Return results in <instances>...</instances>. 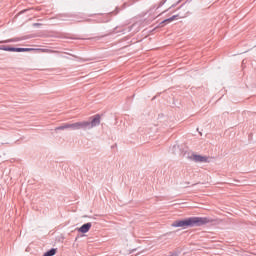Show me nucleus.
<instances>
[{
    "label": "nucleus",
    "instance_id": "f257e3e1",
    "mask_svg": "<svg viewBox=\"0 0 256 256\" xmlns=\"http://www.w3.org/2000/svg\"><path fill=\"white\" fill-rule=\"evenodd\" d=\"M213 223V220L207 217H190V227H200V225H207Z\"/></svg>",
    "mask_w": 256,
    "mask_h": 256
},
{
    "label": "nucleus",
    "instance_id": "f03ea898",
    "mask_svg": "<svg viewBox=\"0 0 256 256\" xmlns=\"http://www.w3.org/2000/svg\"><path fill=\"white\" fill-rule=\"evenodd\" d=\"M90 123L89 122H76L73 124L68 123L69 129H73V131H77L79 129H84V127H89Z\"/></svg>",
    "mask_w": 256,
    "mask_h": 256
},
{
    "label": "nucleus",
    "instance_id": "7ed1b4c3",
    "mask_svg": "<svg viewBox=\"0 0 256 256\" xmlns=\"http://www.w3.org/2000/svg\"><path fill=\"white\" fill-rule=\"evenodd\" d=\"M172 227H191V220L187 218L185 220H178L172 224Z\"/></svg>",
    "mask_w": 256,
    "mask_h": 256
},
{
    "label": "nucleus",
    "instance_id": "20e7f679",
    "mask_svg": "<svg viewBox=\"0 0 256 256\" xmlns=\"http://www.w3.org/2000/svg\"><path fill=\"white\" fill-rule=\"evenodd\" d=\"M192 161H195L196 163H207L209 161V158L207 156H201L197 154H193L191 156Z\"/></svg>",
    "mask_w": 256,
    "mask_h": 256
},
{
    "label": "nucleus",
    "instance_id": "39448f33",
    "mask_svg": "<svg viewBox=\"0 0 256 256\" xmlns=\"http://www.w3.org/2000/svg\"><path fill=\"white\" fill-rule=\"evenodd\" d=\"M3 51H16L17 53L25 52V51H35L33 48H1Z\"/></svg>",
    "mask_w": 256,
    "mask_h": 256
},
{
    "label": "nucleus",
    "instance_id": "423d86ee",
    "mask_svg": "<svg viewBox=\"0 0 256 256\" xmlns=\"http://www.w3.org/2000/svg\"><path fill=\"white\" fill-rule=\"evenodd\" d=\"M91 229V223H86V224H83L79 229L78 231L80 233H89V230Z\"/></svg>",
    "mask_w": 256,
    "mask_h": 256
},
{
    "label": "nucleus",
    "instance_id": "0eeeda50",
    "mask_svg": "<svg viewBox=\"0 0 256 256\" xmlns=\"http://www.w3.org/2000/svg\"><path fill=\"white\" fill-rule=\"evenodd\" d=\"M101 123V117L99 115L94 116L93 120L91 121L92 127H95Z\"/></svg>",
    "mask_w": 256,
    "mask_h": 256
},
{
    "label": "nucleus",
    "instance_id": "6e6552de",
    "mask_svg": "<svg viewBox=\"0 0 256 256\" xmlns=\"http://www.w3.org/2000/svg\"><path fill=\"white\" fill-rule=\"evenodd\" d=\"M65 129H69V123H65L62 126L56 127L54 131L57 133L58 131H65Z\"/></svg>",
    "mask_w": 256,
    "mask_h": 256
},
{
    "label": "nucleus",
    "instance_id": "1a4fd4ad",
    "mask_svg": "<svg viewBox=\"0 0 256 256\" xmlns=\"http://www.w3.org/2000/svg\"><path fill=\"white\" fill-rule=\"evenodd\" d=\"M55 253H57V249L52 248L51 250L46 252L43 256H53V255H55Z\"/></svg>",
    "mask_w": 256,
    "mask_h": 256
},
{
    "label": "nucleus",
    "instance_id": "9d476101",
    "mask_svg": "<svg viewBox=\"0 0 256 256\" xmlns=\"http://www.w3.org/2000/svg\"><path fill=\"white\" fill-rule=\"evenodd\" d=\"M175 19H177V16H172V17L164 20V23H171V22L175 21Z\"/></svg>",
    "mask_w": 256,
    "mask_h": 256
},
{
    "label": "nucleus",
    "instance_id": "9b49d317",
    "mask_svg": "<svg viewBox=\"0 0 256 256\" xmlns=\"http://www.w3.org/2000/svg\"><path fill=\"white\" fill-rule=\"evenodd\" d=\"M37 51H40L41 53H55V51L49 49H37Z\"/></svg>",
    "mask_w": 256,
    "mask_h": 256
},
{
    "label": "nucleus",
    "instance_id": "f8f14e48",
    "mask_svg": "<svg viewBox=\"0 0 256 256\" xmlns=\"http://www.w3.org/2000/svg\"><path fill=\"white\" fill-rule=\"evenodd\" d=\"M0 43H5L4 41H1Z\"/></svg>",
    "mask_w": 256,
    "mask_h": 256
}]
</instances>
